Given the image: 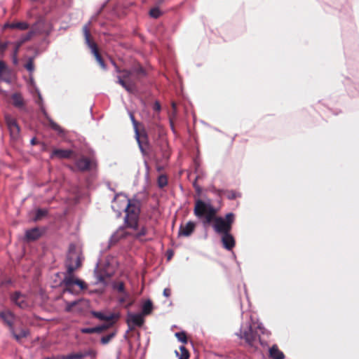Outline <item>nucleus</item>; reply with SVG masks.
<instances>
[{"label":"nucleus","mask_w":359,"mask_h":359,"mask_svg":"<svg viewBox=\"0 0 359 359\" xmlns=\"http://www.w3.org/2000/svg\"><path fill=\"white\" fill-rule=\"evenodd\" d=\"M116 292V297L118 303L126 308L130 307L134 302L131 294L125 290L124 284L122 282H116L113 285Z\"/></svg>","instance_id":"nucleus-5"},{"label":"nucleus","mask_w":359,"mask_h":359,"mask_svg":"<svg viewBox=\"0 0 359 359\" xmlns=\"http://www.w3.org/2000/svg\"><path fill=\"white\" fill-rule=\"evenodd\" d=\"M11 302L19 308L25 309L29 308L32 305V300L26 295L15 292L11 296Z\"/></svg>","instance_id":"nucleus-8"},{"label":"nucleus","mask_w":359,"mask_h":359,"mask_svg":"<svg viewBox=\"0 0 359 359\" xmlns=\"http://www.w3.org/2000/svg\"><path fill=\"white\" fill-rule=\"evenodd\" d=\"M112 208L121 214V211L126 212L125 222L134 229H137V219L139 217L140 209L137 205L132 203L125 195H118L115 197Z\"/></svg>","instance_id":"nucleus-2"},{"label":"nucleus","mask_w":359,"mask_h":359,"mask_svg":"<svg viewBox=\"0 0 359 359\" xmlns=\"http://www.w3.org/2000/svg\"><path fill=\"white\" fill-rule=\"evenodd\" d=\"M127 228L130 229V232L131 233V235H133L134 237H135L136 238H138V239H141V238L143 236L146 235V233H147L146 228L144 226H142L141 227L139 226L138 219H137V229H134L130 227L128 224H127Z\"/></svg>","instance_id":"nucleus-21"},{"label":"nucleus","mask_w":359,"mask_h":359,"mask_svg":"<svg viewBox=\"0 0 359 359\" xmlns=\"http://www.w3.org/2000/svg\"><path fill=\"white\" fill-rule=\"evenodd\" d=\"M76 165L79 170L86 171L96 167V162L94 159L83 156L76 161Z\"/></svg>","instance_id":"nucleus-11"},{"label":"nucleus","mask_w":359,"mask_h":359,"mask_svg":"<svg viewBox=\"0 0 359 359\" xmlns=\"http://www.w3.org/2000/svg\"><path fill=\"white\" fill-rule=\"evenodd\" d=\"M154 109L156 110V111H159L161 109V105L157 102L154 104Z\"/></svg>","instance_id":"nucleus-45"},{"label":"nucleus","mask_w":359,"mask_h":359,"mask_svg":"<svg viewBox=\"0 0 359 359\" xmlns=\"http://www.w3.org/2000/svg\"><path fill=\"white\" fill-rule=\"evenodd\" d=\"M258 330L262 334L264 333V327L262 324L254 322L250 318V320H247L246 322L243 323L240 330L236 333V335L239 338L243 339L248 345L252 346L253 343L257 339L259 336Z\"/></svg>","instance_id":"nucleus-4"},{"label":"nucleus","mask_w":359,"mask_h":359,"mask_svg":"<svg viewBox=\"0 0 359 359\" xmlns=\"http://www.w3.org/2000/svg\"><path fill=\"white\" fill-rule=\"evenodd\" d=\"M130 119H131L133 126H134V130H135V138L138 142L139 147H140V150L143 151L141 138H142L143 137L144 138H146V134L144 133L139 132L138 128H137V122L135 121L133 114H131V113L130 114Z\"/></svg>","instance_id":"nucleus-19"},{"label":"nucleus","mask_w":359,"mask_h":359,"mask_svg":"<svg viewBox=\"0 0 359 359\" xmlns=\"http://www.w3.org/2000/svg\"><path fill=\"white\" fill-rule=\"evenodd\" d=\"M14 337L15 338V339L18 341H20L22 338H25L26 337L29 332L27 330L25 329H21L20 330L19 332H18L17 331L14 330V328L11 330Z\"/></svg>","instance_id":"nucleus-29"},{"label":"nucleus","mask_w":359,"mask_h":359,"mask_svg":"<svg viewBox=\"0 0 359 359\" xmlns=\"http://www.w3.org/2000/svg\"><path fill=\"white\" fill-rule=\"evenodd\" d=\"M116 335V332H111L106 336H104L101 338V343L102 344H108L112 338L114 337V336Z\"/></svg>","instance_id":"nucleus-32"},{"label":"nucleus","mask_w":359,"mask_h":359,"mask_svg":"<svg viewBox=\"0 0 359 359\" xmlns=\"http://www.w3.org/2000/svg\"><path fill=\"white\" fill-rule=\"evenodd\" d=\"M163 295L166 297H168L170 295V290L168 288L164 289Z\"/></svg>","instance_id":"nucleus-42"},{"label":"nucleus","mask_w":359,"mask_h":359,"mask_svg":"<svg viewBox=\"0 0 359 359\" xmlns=\"http://www.w3.org/2000/svg\"><path fill=\"white\" fill-rule=\"evenodd\" d=\"M97 279H98L100 281L103 280V278H102L101 276H97Z\"/></svg>","instance_id":"nucleus-47"},{"label":"nucleus","mask_w":359,"mask_h":359,"mask_svg":"<svg viewBox=\"0 0 359 359\" xmlns=\"http://www.w3.org/2000/svg\"><path fill=\"white\" fill-rule=\"evenodd\" d=\"M158 185L161 187H163L167 184V178L165 176L161 175L158 180Z\"/></svg>","instance_id":"nucleus-39"},{"label":"nucleus","mask_w":359,"mask_h":359,"mask_svg":"<svg viewBox=\"0 0 359 359\" xmlns=\"http://www.w3.org/2000/svg\"><path fill=\"white\" fill-rule=\"evenodd\" d=\"M83 32H84L86 43L88 44V47L90 48L91 52L94 55L97 62L100 64L101 67L104 69L106 68L104 62L103 60L102 59L100 55L98 53L96 44L94 42H92L90 39V34L89 29L86 25L83 27Z\"/></svg>","instance_id":"nucleus-7"},{"label":"nucleus","mask_w":359,"mask_h":359,"mask_svg":"<svg viewBox=\"0 0 359 359\" xmlns=\"http://www.w3.org/2000/svg\"><path fill=\"white\" fill-rule=\"evenodd\" d=\"M18 49L19 48L15 47V50H14V53H13V63L15 64V65L18 63L17 53H18Z\"/></svg>","instance_id":"nucleus-41"},{"label":"nucleus","mask_w":359,"mask_h":359,"mask_svg":"<svg viewBox=\"0 0 359 359\" xmlns=\"http://www.w3.org/2000/svg\"><path fill=\"white\" fill-rule=\"evenodd\" d=\"M31 143H32V144H34L35 143V140H34V139H32V140H31Z\"/></svg>","instance_id":"nucleus-48"},{"label":"nucleus","mask_w":359,"mask_h":359,"mask_svg":"<svg viewBox=\"0 0 359 359\" xmlns=\"http://www.w3.org/2000/svg\"><path fill=\"white\" fill-rule=\"evenodd\" d=\"M81 262L80 250L77 249L75 245H71L69 246L66 262L67 271L70 273H73L74 270L80 266Z\"/></svg>","instance_id":"nucleus-6"},{"label":"nucleus","mask_w":359,"mask_h":359,"mask_svg":"<svg viewBox=\"0 0 359 359\" xmlns=\"http://www.w3.org/2000/svg\"><path fill=\"white\" fill-rule=\"evenodd\" d=\"M236 197V194L234 193V192L230 193L228 195V198H230V199L235 198Z\"/></svg>","instance_id":"nucleus-44"},{"label":"nucleus","mask_w":359,"mask_h":359,"mask_svg":"<svg viewBox=\"0 0 359 359\" xmlns=\"http://www.w3.org/2000/svg\"><path fill=\"white\" fill-rule=\"evenodd\" d=\"M141 140H142V149H143V151L141 150V151L144 154L145 152V149H144V147L147 145V136L146 135V138H144V137L142 138H141Z\"/></svg>","instance_id":"nucleus-40"},{"label":"nucleus","mask_w":359,"mask_h":359,"mask_svg":"<svg viewBox=\"0 0 359 359\" xmlns=\"http://www.w3.org/2000/svg\"><path fill=\"white\" fill-rule=\"evenodd\" d=\"M37 93H38V97H39L38 103L39 104H41V102H42V97H41V94H40V93L39 91L37 92Z\"/></svg>","instance_id":"nucleus-46"},{"label":"nucleus","mask_w":359,"mask_h":359,"mask_svg":"<svg viewBox=\"0 0 359 359\" xmlns=\"http://www.w3.org/2000/svg\"><path fill=\"white\" fill-rule=\"evenodd\" d=\"M41 235V231L39 228H33L27 230L25 232V238L28 241H35L38 239Z\"/></svg>","instance_id":"nucleus-22"},{"label":"nucleus","mask_w":359,"mask_h":359,"mask_svg":"<svg viewBox=\"0 0 359 359\" xmlns=\"http://www.w3.org/2000/svg\"><path fill=\"white\" fill-rule=\"evenodd\" d=\"M180 355L179 356V359H188L189 354L188 351L186 349V348L184 346H181L180 347Z\"/></svg>","instance_id":"nucleus-33"},{"label":"nucleus","mask_w":359,"mask_h":359,"mask_svg":"<svg viewBox=\"0 0 359 359\" xmlns=\"http://www.w3.org/2000/svg\"><path fill=\"white\" fill-rule=\"evenodd\" d=\"M175 336L180 341H181L184 344L187 343V339L186 334L184 332H176Z\"/></svg>","instance_id":"nucleus-35"},{"label":"nucleus","mask_w":359,"mask_h":359,"mask_svg":"<svg viewBox=\"0 0 359 359\" xmlns=\"http://www.w3.org/2000/svg\"><path fill=\"white\" fill-rule=\"evenodd\" d=\"M29 27V25L27 23L25 22H15V23H11V24H6L4 25V28H12V29H19L20 30H25L27 29Z\"/></svg>","instance_id":"nucleus-26"},{"label":"nucleus","mask_w":359,"mask_h":359,"mask_svg":"<svg viewBox=\"0 0 359 359\" xmlns=\"http://www.w3.org/2000/svg\"><path fill=\"white\" fill-rule=\"evenodd\" d=\"M96 353L95 351L89 349L79 351L77 353H72L66 355H62L58 359H82L86 356L95 357Z\"/></svg>","instance_id":"nucleus-13"},{"label":"nucleus","mask_w":359,"mask_h":359,"mask_svg":"<svg viewBox=\"0 0 359 359\" xmlns=\"http://www.w3.org/2000/svg\"><path fill=\"white\" fill-rule=\"evenodd\" d=\"M72 155L71 150H65V149H55L52 154L51 158L57 157L60 158H69Z\"/></svg>","instance_id":"nucleus-23"},{"label":"nucleus","mask_w":359,"mask_h":359,"mask_svg":"<svg viewBox=\"0 0 359 359\" xmlns=\"http://www.w3.org/2000/svg\"><path fill=\"white\" fill-rule=\"evenodd\" d=\"M6 43H0V53L3 52L6 49Z\"/></svg>","instance_id":"nucleus-43"},{"label":"nucleus","mask_w":359,"mask_h":359,"mask_svg":"<svg viewBox=\"0 0 359 359\" xmlns=\"http://www.w3.org/2000/svg\"><path fill=\"white\" fill-rule=\"evenodd\" d=\"M88 306V302L83 299H80L78 301H74L72 302H66L65 310L67 312H72L74 311H76L80 312L82 311L83 308Z\"/></svg>","instance_id":"nucleus-15"},{"label":"nucleus","mask_w":359,"mask_h":359,"mask_svg":"<svg viewBox=\"0 0 359 359\" xmlns=\"http://www.w3.org/2000/svg\"><path fill=\"white\" fill-rule=\"evenodd\" d=\"M150 15L152 18H157L161 15V11L158 8H154L150 11Z\"/></svg>","instance_id":"nucleus-38"},{"label":"nucleus","mask_w":359,"mask_h":359,"mask_svg":"<svg viewBox=\"0 0 359 359\" xmlns=\"http://www.w3.org/2000/svg\"><path fill=\"white\" fill-rule=\"evenodd\" d=\"M47 214V210L45 209H38L36 212V216L34 217V220L37 221L41 219L43 217H44Z\"/></svg>","instance_id":"nucleus-34"},{"label":"nucleus","mask_w":359,"mask_h":359,"mask_svg":"<svg viewBox=\"0 0 359 359\" xmlns=\"http://www.w3.org/2000/svg\"><path fill=\"white\" fill-rule=\"evenodd\" d=\"M47 118L49 121L50 127L53 130L57 131L58 133H62V130L61 128L56 123H55L51 118H50L48 116H47Z\"/></svg>","instance_id":"nucleus-36"},{"label":"nucleus","mask_w":359,"mask_h":359,"mask_svg":"<svg viewBox=\"0 0 359 359\" xmlns=\"http://www.w3.org/2000/svg\"><path fill=\"white\" fill-rule=\"evenodd\" d=\"M5 118L11 137L13 139H18L20 135V127L16 120L9 115H6Z\"/></svg>","instance_id":"nucleus-10"},{"label":"nucleus","mask_w":359,"mask_h":359,"mask_svg":"<svg viewBox=\"0 0 359 359\" xmlns=\"http://www.w3.org/2000/svg\"><path fill=\"white\" fill-rule=\"evenodd\" d=\"M194 212L198 218L205 217L204 224L213 222V229L218 233L223 234L231 230L235 219L234 215L229 212L225 217H215L217 209L212 205L210 201L205 202L200 199L196 200Z\"/></svg>","instance_id":"nucleus-1"},{"label":"nucleus","mask_w":359,"mask_h":359,"mask_svg":"<svg viewBox=\"0 0 359 359\" xmlns=\"http://www.w3.org/2000/svg\"><path fill=\"white\" fill-rule=\"evenodd\" d=\"M270 356L273 359H284L285 355L282 351H280L276 346H273L269 349Z\"/></svg>","instance_id":"nucleus-25"},{"label":"nucleus","mask_w":359,"mask_h":359,"mask_svg":"<svg viewBox=\"0 0 359 359\" xmlns=\"http://www.w3.org/2000/svg\"><path fill=\"white\" fill-rule=\"evenodd\" d=\"M92 315L96 318H98L100 320L107 321V324L105 325H107L110 323L111 325L114 323L113 320L116 318H117L118 316L116 315L114 313L107 312V311H92Z\"/></svg>","instance_id":"nucleus-12"},{"label":"nucleus","mask_w":359,"mask_h":359,"mask_svg":"<svg viewBox=\"0 0 359 359\" xmlns=\"http://www.w3.org/2000/svg\"><path fill=\"white\" fill-rule=\"evenodd\" d=\"M25 67L29 71V72H32L34 70V65L32 58H29L26 63Z\"/></svg>","instance_id":"nucleus-37"},{"label":"nucleus","mask_w":359,"mask_h":359,"mask_svg":"<svg viewBox=\"0 0 359 359\" xmlns=\"http://www.w3.org/2000/svg\"><path fill=\"white\" fill-rule=\"evenodd\" d=\"M222 242L224 248L228 250H231L235 246L234 238L229 232L222 234Z\"/></svg>","instance_id":"nucleus-18"},{"label":"nucleus","mask_w":359,"mask_h":359,"mask_svg":"<svg viewBox=\"0 0 359 359\" xmlns=\"http://www.w3.org/2000/svg\"><path fill=\"white\" fill-rule=\"evenodd\" d=\"M196 227V223L191 221L187 222L185 224H182L179 230V236L188 237L194 231Z\"/></svg>","instance_id":"nucleus-17"},{"label":"nucleus","mask_w":359,"mask_h":359,"mask_svg":"<svg viewBox=\"0 0 359 359\" xmlns=\"http://www.w3.org/2000/svg\"><path fill=\"white\" fill-rule=\"evenodd\" d=\"M7 72L6 64L3 61H0V79L4 81L9 82V81L6 79Z\"/></svg>","instance_id":"nucleus-30"},{"label":"nucleus","mask_w":359,"mask_h":359,"mask_svg":"<svg viewBox=\"0 0 359 359\" xmlns=\"http://www.w3.org/2000/svg\"><path fill=\"white\" fill-rule=\"evenodd\" d=\"M34 34L33 31L29 32L27 34L24 35L19 41L17 42L16 48H19L20 46L25 43V41L29 40L32 36Z\"/></svg>","instance_id":"nucleus-31"},{"label":"nucleus","mask_w":359,"mask_h":359,"mask_svg":"<svg viewBox=\"0 0 359 359\" xmlns=\"http://www.w3.org/2000/svg\"><path fill=\"white\" fill-rule=\"evenodd\" d=\"M116 72L120 74L117 76L118 83L121 85L128 92L133 93L135 90V82L141 75L144 74L142 67L135 68L132 70H120L115 64Z\"/></svg>","instance_id":"nucleus-3"},{"label":"nucleus","mask_w":359,"mask_h":359,"mask_svg":"<svg viewBox=\"0 0 359 359\" xmlns=\"http://www.w3.org/2000/svg\"><path fill=\"white\" fill-rule=\"evenodd\" d=\"M127 226L126 227L118 228L111 236L109 243L110 244H115L119 241L126 238L128 236L131 235V233L127 231Z\"/></svg>","instance_id":"nucleus-14"},{"label":"nucleus","mask_w":359,"mask_h":359,"mask_svg":"<svg viewBox=\"0 0 359 359\" xmlns=\"http://www.w3.org/2000/svg\"><path fill=\"white\" fill-rule=\"evenodd\" d=\"M152 309V302L150 300H147L142 304L141 314H143L144 316L149 315L151 313Z\"/></svg>","instance_id":"nucleus-28"},{"label":"nucleus","mask_w":359,"mask_h":359,"mask_svg":"<svg viewBox=\"0 0 359 359\" xmlns=\"http://www.w3.org/2000/svg\"><path fill=\"white\" fill-rule=\"evenodd\" d=\"M13 104L16 107H22L24 105V101L20 93H14L12 97Z\"/></svg>","instance_id":"nucleus-27"},{"label":"nucleus","mask_w":359,"mask_h":359,"mask_svg":"<svg viewBox=\"0 0 359 359\" xmlns=\"http://www.w3.org/2000/svg\"><path fill=\"white\" fill-rule=\"evenodd\" d=\"M64 282L65 285L67 286L65 291H67L69 292H73L72 287L74 285H77L78 286H79L81 290L84 288V283L82 280H80L75 278L74 276L73 275V273H70L68 271L64 279Z\"/></svg>","instance_id":"nucleus-9"},{"label":"nucleus","mask_w":359,"mask_h":359,"mask_svg":"<svg viewBox=\"0 0 359 359\" xmlns=\"http://www.w3.org/2000/svg\"><path fill=\"white\" fill-rule=\"evenodd\" d=\"M144 322L143 314L129 313L127 316V323L129 326L140 327L143 325Z\"/></svg>","instance_id":"nucleus-16"},{"label":"nucleus","mask_w":359,"mask_h":359,"mask_svg":"<svg viewBox=\"0 0 359 359\" xmlns=\"http://www.w3.org/2000/svg\"><path fill=\"white\" fill-rule=\"evenodd\" d=\"M0 318L10 327L11 330L13 329V323L15 316L12 312L8 310H5L0 312Z\"/></svg>","instance_id":"nucleus-20"},{"label":"nucleus","mask_w":359,"mask_h":359,"mask_svg":"<svg viewBox=\"0 0 359 359\" xmlns=\"http://www.w3.org/2000/svg\"><path fill=\"white\" fill-rule=\"evenodd\" d=\"M111 325V323H110L107 325H102V326H97V327H95L83 328V329H81V332L86 333V334L101 332L102 330L107 329Z\"/></svg>","instance_id":"nucleus-24"}]
</instances>
